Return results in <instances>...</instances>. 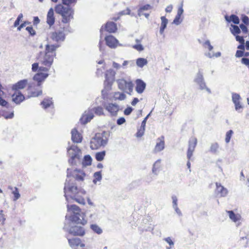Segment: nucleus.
<instances>
[{
	"label": "nucleus",
	"instance_id": "obj_1",
	"mask_svg": "<svg viewBox=\"0 0 249 249\" xmlns=\"http://www.w3.org/2000/svg\"><path fill=\"white\" fill-rule=\"evenodd\" d=\"M58 47V45H46L45 51L37 54L36 59L38 62L32 64V71L36 72L38 70V72L47 73L53 64L56 55L55 51Z\"/></svg>",
	"mask_w": 249,
	"mask_h": 249
},
{
	"label": "nucleus",
	"instance_id": "obj_2",
	"mask_svg": "<svg viewBox=\"0 0 249 249\" xmlns=\"http://www.w3.org/2000/svg\"><path fill=\"white\" fill-rule=\"evenodd\" d=\"M65 196L67 200L68 199V196L66 195L68 193H71L73 195L72 198L79 204L84 205L85 204V196L86 191L82 188H78L71 180H66L64 186Z\"/></svg>",
	"mask_w": 249,
	"mask_h": 249
},
{
	"label": "nucleus",
	"instance_id": "obj_3",
	"mask_svg": "<svg viewBox=\"0 0 249 249\" xmlns=\"http://www.w3.org/2000/svg\"><path fill=\"white\" fill-rule=\"evenodd\" d=\"M48 76V73L42 72H38L34 75V80L37 82V84H29L27 87L28 93L26 95L27 98L37 97L42 94V90L40 87L41 82Z\"/></svg>",
	"mask_w": 249,
	"mask_h": 249
},
{
	"label": "nucleus",
	"instance_id": "obj_4",
	"mask_svg": "<svg viewBox=\"0 0 249 249\" xmlns=\"http://www.w3.org/2000/svg\"><path fill=\"white\" fill-rule=\"evenodd\" d=\"M54 10L57 14L61 16L62 22L64 23H69L73 18L74 11L69 7L59 4L55 6Z\"/></svg>",
	"mask_w": 249,
	"mask_h": 249
},
{
	"label": "nucleus",
	"instance_id": "obj_5",
	"mask_svg": "<svg viewBox=\"0 0 249 249\" xmlns=\"http://www.w3.org/2000/svg\"><path fill=\"white\" fill-rule=\"evenodd\" d=\"M67 208L73 213V215L71 216V220L72 222L82 225L87 223V221L85 219V214L81 213V209L78 206L76 205H68Z\"/></svg>",
	"mask_w": 249,
	"mask_h": 249
},
{
	"label": "nucleus",
	"instance_id": "obj_6",
	"mask_svg": "<svg viewBox=\"0 0 249 249\" xmlns=\"http://www.w3.org/2000/svg\"><path fill=\"white\" fill-rule=\"evenodd\" d=\"M107 140L104 137L103 133H96L95 136L91 140L90 147L93 150L99 148L102 145L107 143Z\"/></svg>",
	"mask_w": 249,
	"mask_h": 249
},
{
	"label": "nucleus",
	"instance_id": "obj_7",
	"mask_svg": "<svg viewBox=\"0 0 249 249\" xmlns=\"http://www.w3.org/2000/svg\"><path fill=\"white\" fill-rule=\"evenodd\" d=\"M118 88L129 94L133 92L134 84L130 80H126L124 78L119 79L117 80Z\"/></svg>",
	"mask_w": 249,
	"mask_h": 249
},
{
	"label": "nucleus",
	"instance_id": "obj_8",
	"mask_svg": "<svg viewBox=\"0 0 249 249\" xmlns=\"http://www.w3.org/2000/svg\"><path fill=\"white\" fill-rule=\"evenodd\" d=\"M115 71L112 69H110L106 71L105 73V79L104 82L105 89L109 90L111 89V87L115 82Z\"/></svg>",
	"mask_w": 249,
	"mask_h": 249
},
{
	"label": "nucleus",
	"instance_id": "obj_9",
	"mask_svg": "<svg viewBox=\"0 0 249 249\" xmlns=\"http://www.w3.org/2000/svg\"><path fill=\"white\" fill-rule=\"evenodd\" d=\"M197 143V139L195 137H191L189 141L188 148L187 152V157L188 159L187 166L189 169L191 167L190 160L193 156V154L195 151Z\"/></svg>",
	"mask_w": 249,
	"mask_h": 249
},
{
	"label": "nucleus",
	"instance_id": "obj_10",
	"mask_svg": "<svg viewBox=\"0 0 249 249\" xmlns=\"http://www.w3.org/2000/svg\"><path fill=\"white\" fill-rule=\"evenodd\" d=\"M80 152V149L77 147H71L68 149V152L71 157L69 162L71 165L77 164L78 162H80V156L79 155Z\"/></svg>",
	"mask_w": 249,
	"mask_h": 249
},
{
	"label": "nucleus",
	"instance_id": "obj_11",
	"mask_svg": "<svg viewBox=\"0 0 249 249\" xmlns=\"http://www.w3.org/2000/svg\"><path fill=\"white\" fill-rule=\"evenodd\" d=\"M3 89V88L1 84L0 83V105L3 107H6L8 105V102L2 99L1 97L4 94ZM1 116H3L5 119H11L13 117L14 113L13 112H10L9 113L7 112H2L1 113L0 112V117Z\"/></svg>",
	"mask_w": 249,
	"mask_h": 249
},
{
	"label": "nucleus",
	"instance_id": "obj_12",
	"mask_svg": "<svg viewBox=\"0 0 249 249\" xmlns=\"http://www.w3.org/2000/svg\"><path fill=\"white\" fill-rule=\"evenodd\" d=\"M86 176L85 173L83 170L80 169L71 170L67 169V177H72L77 180L83 181Z\"/></svg>",
	"mask_w": 249,
	"mask_h": 249
},
{
	"label": "nucleus",
	"instance_id": "obj_13",
	"mask_svg": "<svg viewBox=\"0 0 249 249\" xmlns=\"http://www.w3.org/2000/svg\"><path fill=\"white\" fill-rule=\"evenodd\" d=\"M62 29V30H57L52 32L51 34V39L56 42L63 41L65 38L64 32L65 28L63 27Z\"/></svg>",
	"mask_w": 249,
	"mask_h": 249
},
{
	"label": "nucleus",
	"instance_id": "obj_14",
	"mask_svg": "<svg viewBox=\"0 0 249 249\" xmlns=\"http://www.w3.org/2000/svg\"><path fill=\"white\" fill-rule=\"evenodd\" d=\"M29 85L27 79H23L18 81V82L13 84L11 87V89L13 91L21 92V90L24 89Z\"/></svg>",
	"mask_w": 249,
	"mask_h": 249
},
{
	"label": "nucleus",
	"instance_id": "obj_15",
	"mask_svg": "<svg viewBox=\"0 0 249 249\" xmlns=\"http://www.w3.org/2000/svg\"><path fill=\"white\" fill-rule=\"evenodd\" d=\"M69 233L73 236H82L85 234V231L83 227L75 225L70 228Z\"/></svg>",
	"mask_w": 249,
	"mask_h": 249
},
{
	"label": "nucleus",
	"instance_id": "obj_16",
	"mask_svg": "<svg viewBox=\"0 0 249 249\" xmlns=\"http://www.w3.org/2000/svg\"><path fill=\"white\" fill-rule=\"evenodd\" d=\"M12 101L16 104H19L24 101L26 98V95H24L21 92L14 91L12 95Z\"/></svg>",
	"mask_w": 249,
	"mask_h": 249
},
{
	"label": "nucleus",
	"instance_id": "obj_17",
	"mask_svg": "<svg viewBox=\"0 0 249 249\" xmlns=\"http://www.w3.org/2000/svg\"><path fill=\"white\" fill-rule=\"evenodd\" d=\"M105 39L107 45L111 48H116L119 43L118 40L112 35L106 36Z\"/></svg>",
	"mask_w": 249,
	"mask_h": 249
},
{
	"label": "nucleus",
	"instance_id": "obj_18",
	"mask_svg": "<svg viewBox=\"0 0 249 249\" xmlns=\"http://www.w3.org/2000/svg\"><path fill=\"white\" fill-rule=\"evenodd\" d=\"M157 141L153 150L154 152L155 153L163 150L165 147L164 137L163 136L158 138Z\"/></svg>",
	"mask_w": 249,
	"mask_h": 249
},
{
	"label": "nucleus",
	"instance_id": "obj_19",
	"mask_svg": "<svg viewBox=\"0 0 249 249\" xmlns=\"http://www.w3.org/2000/svg\"><path fill=\"white\" fill-rule=\"evenodd\" d=\"M135 90L139 94H142L146 88V84L141 79H137L135 81Z\"/></svg>",
	"mask_w": 249,
	"mask_h": 249
},
{
	"label": "nucleus",
	"instance_id": "obj_20",
	"mask_svg": "<svg viewBox=\"0 0 249 249\" xmlns=\"http://www.w3.org/2000/svg\"><path fill=\"white\" fill-rule=\"evenodd\" d=\"M71 140L73 142L80 143L82 141V136L77 130L74 128L71 130Z\"/></svg>",
	"mask_w": 249,
	"mask_h": 249
},
{
	"label": "nucleus",
	"instance_id": "obj_21",
	"mask_svg": "<svg viewBox=\"0 0 249 249\" xmlns=\"http://www.w3.org/2000/svg\"><path fill=\"white\" fill-rule=\"evenodd\" d=\"M55 18L54 17V11L53 8H51L47 15L46 22L50 27H52L54 24Z\"/></svg>",
	"mask_w": 249,
	"mask_h": 249
},
{
	"label": "nucleus",
	"instance_id": "obj_22",
	"mask_svg": "<svg viewBox=\"0 0 249 249\" xmlns=\"http://www.w3.org/2000/svg\"><path fill=\"white\" fill-rule=\"evenodd\" d=\"M94 115L92 111H88L85 112L80 118V122L82 124H85L89 122L93 117Z\"/></svg>",
	"mask_w": 249,
	"mask_h": 249
},
{
	"label": "nucleus",
	"instance_id": "obj_23",
	"mask_svg": "<svg viewBox=\"0 0 249 249\" xmlns=\"http://www.w3.org/2000/svg\"><path fill=\"white\" fill-rule=\"evenodd\" d=\"M215 193L219 195L220 197H225L228 194L227 189L224 187L220 183L216 182Z\"/></svg>",
	"mask_w": 249,
	"mask_h": 249
},
{
	"label": "nucleus",
	"instance_id": "obj_24",
	"mask_svg": "<svg viewBox=\"0 0 249 249\" xmlns=\"http://www.w3.org/2000/svg\"><path fill=\"white\" fill-rule=\"evenodd\" d=\"M106 109L107 110L111 115H116L119 111V106L116 104L109 103L107 106H104Z\"/></svg>",
	"mask_w": 249,
	"mask_h": 249
},
{
	"label": "nucleus",
	"instance_id": "obj_25",
	"mask_svg": "<svg viewBox=\"0 0 249 249\" xmlns=\"http://www.w3.org/2000/svg\"><path fill=\"white\" fill-rule=\"evenodd\" d=\"M152 9V6L150 4H147L141 6L138 11V15L139 16L141 17L144 16L146 18H148L149 16V14L147 13H144V11L151 10Z\"/></svg>",
	"mask_w": 249,
	"mask_h": 249
},
{
	"label": "nucleus",
	"instance_id": "obj_26",
	"mask_svg": "<svg viewBox=\"0 0 249 249\" xmlns=\"http://www.w3.org/2000/svg\"><path fill=\"white\" fill-rule=\"evenodd\" d=\"M105 30L110 33H115L117 30L116 24L112 21H108L105 25Z\"/></svg>",
	"mask_w": 249,
	"mask_h": 249
},
{
	"label": "nucleus",
	"instance_id": "obj_27",
	"mask_svg": "<svg viewBox=\"0 0 249 249\" xmlns=\"http://www.w3.org/2000/svg\"><path fill=\"white\" fill-rule=\"evenodd\" d=\"M68 242L70 246L73 248L80 246L81 247H84L85 244L81 243V240L78 238H73L68 239Z\"/></svg>",
	"mask_w": 249,
	"mask_h": 249
},
{
	"label": "nucleus",
	"instance_id": "obj_28",
	"mask_svg": "<svg viewBox=\"0 0 249 249\" xmlns=\"http://www.w3.org/2000/svg\"><path fill=\"white\" fill-rule=\"evenodd\" d=\"M225 18L228 22H232L235 24H238L240 22L239 18L235 15H231L230 16H225Z\"/></svg>",
	"mask_w": 249,
	"mask_h": 249
},
{
	"label": "nucleus",
	"instance_id": "obj_29",
	"mask_svg": "<svg viewBox=\"0 0 249 249\" xmlns=\"http://www.w3.org/2000/svg\"><path fill=\"white\" fill-rule=\"evenodd\" d=\"M232 101L235 104V108L236 110L242 108L240 104V97L238 94H234L232 95Z\"/></svg>",
	"mask_w": 249,
	"mask_h": 249
},
{
	"label": "nucleus",
	"instance_id": "obj_30",
	"mask_svg": "<svg viewBox=\"0 0 249 249\" xmlns=\"http://www.w3.org/2000/svg\"><path fill=\"white\" fill-rule=\"evenodd\" d=\"M161 26L160 27V34H162L164 32V30L166 27L167 24L168 23L167 19L164 16L161 17Z\"/></svg>",
	"mask_w": 249,
	"mask_h": 249
},
{
	"label": "nucleus",
	"instance_id": "obj_31",
	"mask_svg": "<svg viewBox=\"0 0 249 249\" xmlns=\"http://www.w3.org/2000/svg\"><path fill=\"white\" fill-rule=\"evenodd\" d=\"M230 31L231 34L236 36V35H238L241 33V30L240 28L235 25L231 24L230 27Z\"/></svg>",
	"mask_w": 249,
	"mask_h": 249
},
{
	"label": "nucleus",
	"instance_id": "obj_32",
	"mask_svg": "<svg viewBox=\"0 0 249 249\" xmlns=\"http://www.w3.org/2000/svg\"><path fill=\"white\" fill-rule=\"evenodd\" d=\"M227 213L229 214V216L230 219H231L233 221L237 222V221L240 220V215L235 214L232 211H227Z\"/></svg>",
	"mask_w": 249,
	"mask_h": 249
},
{
	"label": "nucleus",
	"instance_id": "obj_33",
	"mask_svg": "<svg viewBox=\"0 0 249 249\" xmlns=\"http://www.w3.org/2000/svg\"><path fill=\"white\" fill-rule=\"evenodd\" d=\"M53 104L52 100L49 99H44L41 103L42 107L45 109L50 107Z\"/></svg>",
	"mask_w": 249,
	"mask_h": 249
},
{
	"label": "nucleus",
	"instance_id": "obj_34",
	"mask_svg": "<svg viewBox=\"0 0 249 249\" xmlns=\"http://www.w3.org/2000/svg\"><path fill=\"white\" fill-rule=\"evenodd\" d=\"M126 96L124 93L120 92H115L113 94V98L114 100H123L125 99Z\"/></svg>",
	"mask_w": 249,
	"mask_h": 249
},
{
	"label": "nucleus",
	"instance_id": "obj_35",
	"mask_svg": "<svg viewBox=\"0 0 249 249\" xmlns=\"http://www.w3.org/2000/svg\"><path fill=\"white\" fill-rule=\"evenodd\" d=\"M130 14V10L129 8H127L125 10L120 12L118 14L116 17L112 18V19L114 21H117L120 19L121 16L124 15H129Z\"/></svg>",
	"mask_w": 249,
	"mask_h": 249
},
{
	"label": "nucleus",
	"instance_id": "obj_36",
	"mask_svg": "<svg viewBox=\"0 0 249 249\" xmlns=\"http://www.w3.org/2000/svg\"><path fill=\"white\" fill-rule=\"evenodd\" d=\"M105 155L106 151H103L96 153L95 157L97 161H101L104 160Z\"/></svg>",
	"mask_w": 249,
	"mask_h": 249
},
{
	"label": "nucleus",
	"instance_id": "obj_37",
	"mask_svg": "<svg viewBox=\"0 0 249 249\" xmlns=\"http://www.w3.org/2000/svg\"><path fill=\"white\" fill-rule=\"evenodd\" d=\"M147 63V60L143 58H139L136 60V64L138 66L142 68Z\"/></svg>",
	"mask_w": 249,
	"mask_h": 249
},
{
	"label": "nucleus",
	"instance_id": "obj_38",
	"mask_svg": "<svg viewBox=\"0 0 249 249\" xmlns=\"http://www.w3.org/2000/svg\"><path fill=\"white\" fill-rule=\"evenodd\" d=\"M62 2L64 5L71 6L74 5L77 2V0H62Z\"/></svg>",
	"mask_w": 249,
	"mask_h": 249
},
{
	"label": "nucleus",
	"instance_id": "obj_39",
	"mask_svg": "<svg viewBox=\"0 0 249 249\" xmlns=\"http://www.w3.org/2000/svg\"><path fill=\"white\" fill-rule=\"evenodd\" d=\"M91 229L96 233L100 234L102 232L101 229L97 225L93 224L90 226Z\"/></svg>",
	"mask_w": 249,
	"mask_h": 249
},
{
	"label": "nucleus",
	"instance_id": "obj_40",
	"mask_svg": "<svg viewBox=\"0 0 249 249\" xmlns=\"http://www.w3.org/2000/svg\"><path fill=\"white\" fill-rule=\"evenodd\" d=\"M233 133L232 130H230L227 132L226 134L225 142L227 143H229L230 141L231 138Z\"/></svg>",
	"mask_w": 249,
	"mask_h": 249
},
{
	"label": "nucleus",
	"instance_id": "obj_41",
	"mask_svg": "<svg viewBox=\"0 0 249 249\" xmlns=\"http://www.w3.org/2000/svg\"><path fill=\"white\" fill-rule=\"evenodd\" d=\"M12 194L14 195L13 200L14 201H16L20 197V195L19 193L17 187L15 188Z\"/></svg>",
	"mask_w": 249,
	"mask_h": 249
},
{
	"label": "nucleus",
	"instance_id": "obj_42",
	"mask_svg": "<svg viewBox=\"0 0 249 249\" xmlns=\"http://www.w3.org/2000/svg\"><path fill=\"white\" fill-rule=\"evenodd\" d=\"M22 18H23L22 14L20 13V14L18 15L17 19L16 20V21H15V22L14 23L13 26L14 27H16L19 25V22H20V20H21V19Z\"/></svg>",
	"mask_w": 249,
	"mask_h": 249
},
{
	"label": "nucleus",
	"instance_id": "obj_43",
	"mask_svg": "<svg viewBox=\"0 0 249 249\" xmlns=\"http://www.w3.org/2000/svg\"><path fill=\"white\" fill-rule=\"evenodd\" d=\"M94 112L95 114L98 115H101L104 114V111L103 107H98L94 108Z\"/></svg>",
	"mask_w": 249,
	"mask_h": 249
},
{
	"label": "nucleus",
	"instance_id": "obj_44",
	"mask_svg": "<svg viewBox=\"0 0 249 249\" xmlns=\"http://www.w3.org/2000/svg\"><path fill=\"white\" fill-rule=\"evenodd\" d=\"M84 161L87 165H89L91 164L92 159L89 155H86L84 157Z\"/></svg>",
	"mask_w": 249,
	"mask_h": 249
},
{
	"label": "nucleus",
	"instance_id": "obj_45",
	"mask_svg": "<svg viewBox=\"0 0 249 249\" xmlns=\"http://www.w3.org/2000/svg\"><path fill=\"white\" fill-rule=\"evenodd\" d=\"M26 30L29 33L31 36H34L36 34V31L33 29L32 26H28L26 28Z\"/></svg>",
	"mask_w": 249,
	"mask_h": 249
},
{
	"label": "nucleus",
	"instance_id": "obj_46",
	"mask_svg": "<svg viewBox=\"0 0 249 249\" xmlns=\"http://www.w3.org/2000/svg\"><path fill=\"white\" fill-rule=\"evenodd\" d=\"M182 19L181 18V16L176 15L175 18L173 20V23L176 25H178L181 22Z\"/></svg>",
	"mask_w": 249,
	"mask_h": 249
},
{
	"label": "nucleus",
	"instance_id": "obj_47",
	"mask_svg": "<svg viewBox=\"0 0 249 249\" xmlns=\"http://www.w3.org/2000/svg\"><path fill=\"white\" fill-rule=\"evenodd\" d=\"M241 20L246 25H248L249 24V18L247 16L245 15H242L241 16Z\"/></svg>",
	"mask_w": 249,
	"mask_h": 249
},
{
	"label": "nucleus",
	"instance_id": "obj_48",
	"mask_svg": "<svg viewBox=\"0 0 249 249\" xmlns=\"http://www.w3.org/2000/svg\"><path fill=\"white\" fill-rule=\"evenodd\" d=\"M145 131V128L140 127L139 129H138L137 133H136V136L137 137H141L144 134Z\"/></svg>",
	"mask_w": 249,
	"mask_h": 249
},
{
	"label": "nucleus",
	"instance_id": "obj_49",
	"mask_svg": "<svg viewBox=\"0 0 249 249\" xmlns=\"http://www.w3.org/2000/svg\"><path fill=\"white\" fill-rule=\"evenodd\" d=\"M204 46L205 48H208V50L211 51L213 50V47L211 45L209 40H206L204 43Z\"/></svg>",
	"mask_w": 249,
	"mask_h": 249
},
{
	"label": "nucleus",
	"instance_id": "obj_50",
	"mask_svg": "<svg viewBox=\"0 0 249 249\" xmlns=\"http://www.w3.org/2000/svg\"><path fill=\"white\" fill-rule=\"evenodd\" d=\"M95 179H96L97 180H100L102 178V175L101 172H96L93 175Z\"/></svg>",
	"mask_w": 249,
	"mask_h": 249
},
{
	"label": "nucleus",
	"instance_id": "obj_51",
	"mask_svg": "<svg viewBox=\"0 0 249 249\" xmlns=\"http://www.w3.org/2000/svg\"><path fill=\"white\" fill-rule=\"evenodd\" d=\"M236 40L238 41L240 44H245L244 37L238 35L235 36Z\"/></svg>",
	"mask_w": 249,
	"mask_h": 249
},
{
	"label": "nucleus",
	"instance_id": "obj_52",
	"mask_svg": "<svg viewBox=\"0 0 249 249\" xmlns=\"http://www.w3.org/2000/svg\"><path fill=\"white\" fill-rule=\"evenodd\" d=\"M132 47L138 51H141L143 50V47L141 44L134 45Z\"/></svg>",
	"mask_w": 249,
	"mask_h": 249
},
{
	"label": "nucleus",
	"instance_id": "obj_53",
	"mask_svg": "<svg viewBox=\"0 0 249 249\" xmlns=\"http://www.w3.org/2000/svg\"><path fill=\"white\" fill-rule=\"evenodd\" d=\"M244 55V51L237 50L235 53V56L236 57H241Z\"/></svg>",
	"mask_w": 249,
	"mask_h": 249
},
{
	"label": "nucleus",
	"instance_id": "obj_54",
	"mask_svg": "<svg viewBox=\"0 0 249 249\" xmlns=\"http://www.w3.org/2000/svg\"><path fill=\"white\" fill-rule=\"evenodd\" d=\"M240 28L241 29L243 33L246 34L248 32V29L246 25L241 24L240 25Z\"/></svg>",
	"mask_w": 249,
	"mask_h": 249
},
{
	"label": "nucleus",
	"instance_id": "obj_55",
	"mask_svg": "<svg viewBox=\"0 0 249 249\" xmlns=\"http://www.w3.org/2000/svg\"><path fill=\"white\" fill-rule=\"evenodd\" d=\"M3 211H0V222L1 223H3L5 220V216L3 213Z\"/></svg>",
	"mask_w": 249,
	"mask_h": 249
},
{
	"label": "nucleus",
	"instance_id": "obj_56",
	"mask_svg": "<svg viewBox=\"0 0 249 249\" xmlns=\"http://www.w3.org/2000/svg\"><path fill=\"white\" fill-rule=\"evenodd\" d=\"M218 148V145L217 143H214L212 145L211 147V151L213 152H215Z\"/></svg>",
	"mask_w": 249,
	"mask_h": 249
},
{
	"label": "nucleus",
	"instance_id": "obj_57",
	"mask_svg": "<svg viewBox=\"0 0 249 249\" xmlns=\"http://www.w3.org/2000/svg\"><path fill=\"white\" fill-rule=\"evenodd\" d=\"M29 22L27 21H24L22 23H21L20 25H19L18 26H17V30L18 31H21V29L24 27L26 26V25L28 24Z\"/></svg>",
	"mask_w": 249,
	"mask_h": 249
},
{
	"label": "nucleus",
	"instance_id": "obj_58",
	"mask_svg": "<svg viewBox=\"0 0 249 249\" xmlns=\"http://www.w3.org/2000/svg\"><path fill=\"white\" fill-rule=\"evenodd\" d=\"M132 108L131 107H128L125 109L124 111V114L126 115H129L132 111Z\"/></svg>",
	"mask_w": 249,
	"mask_h": 249
},
{
	"label": "nucleus",
	"instance_id": "obj_59",
	"mask_svg": "<svg viewBox=\"0 0 249 249\" xmlns=\"http://www.w3.org/2000/svg\"><path fill=\"white\" fill-rule=\"evenodd\" d=\"M149 115H150V113L149 114H148L147 115V116L143 119V120L142 121V124H141V127L145 128V125H146V122L147 119L148 118Z\"/></svg>",
	"mask_w": 249,
	"mask_h": 249
},
{
	"label": "nucleus",
	"instance_id": "obj_60",
	"mask_svg": "<svg viewBox=\"0 0 249 249\" xmlns=\"http://www.w3.org/2000/svg\"><path fill=\"white\" fill-rule=\"evenodd\" d=\"M183 9L182 6L181 5L178 8L177 15L181 16L182 15V14H183Z\"/></svg>",
	"mask_w": 249,
	"mask_h": 249
},
{
	"label": "nucleus",
	"instance_id": "obj_61",
	"mask_svg": "<svg viewBox=\"0 0 249 249\" xmlns=\"http://www.w3.org/2000/svg\"><path fill=\"white\" fill-rule=\"evenodd\" d=\"M125 121V120L124 118L121 117L117 120V124L119 125L124 124Z\"/></svg>",
	"mask_w": 249,
	"mask_h": 249
},
{
	"label": "nucleus",
	"instance_id": "obj_62",
	"mask_svg": "<svg viewBox=\"0 0 249 249\" xmlns=\"http://www.w3.org/2000/svg\"><path fill=\"white\" fill-rule=\"evenodd\" d=\"M112 66H113V67L114 68L116 69V70L120 69L121 67V66L119 64H118L115 62H113Z\"/></svg>",
	"mask_w": 249,
	"mask_h": 249
},
{
	"label": "nucleus",
	"instance_id": "obj_63",
	"mask_svg": "<svg viewBox=\"0 0 249 249\" xmlns=\"http://www.w3.org/2000/svg\"><path fill=\"white\" fill-rule=\"evenodd\" d=\"M173 10V6L172 5H169L166 7L165 8V11L167 13H170Z\"/></svg>",
	"mask_w": 249,
	"mask_h": 249
},
{
	"label": "nucleus",
	"instance_id": "obj_64",
	"mask_svg": "<svg viewBox=\"0 0 249 249\" xmlns=\"http://www.w3.org/2000/svg\"><path fill=\"white\" fill-rule=\"evenodd\" d=\"M165 240L170 245H173L174 243L172 241V239L170 237H167L165 239Z\"/></svg>",
	"mask_w": 249,
	"mask_h": 249
}]
</instances>
